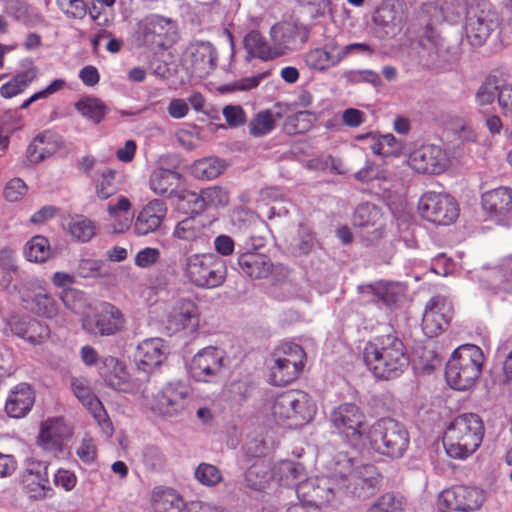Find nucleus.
<instances>
[{
  "label": "nucleus",
  "mask_w": 512,
  "mask_h": 512,
  "mask_svg": "<svg viewBox=\"0 0 512 512\" xmlns=\"http://www.w3.org/2000/svg\"><path fill=\"white\" fill-rule=\"evenodd\" d=\"M363 359L373 375L384 380L399 377L409 364L405 345L395 336L369 341L363 349Z\"/></svg>",
  "instance_id": "nucleus-1"
},
{
  "label": "nucleus",
  "mask_w": 512,
  "mask_h": 512,
  "mask_svg": "<svg viewBox=\"0 0 512 512\" xmlns=\"http://www.w3.org/2000/svg\"><path fill=\"white\" fill-rule=\"evenodd\" d=\"M316 413L315 401L299 390L283 392L265 405L267 420L289 429L305 426L314 419Z\"/></svg>",
  "instance_id": "nucleus-2"
},
{
  "label": "nucleus",
  "mask_w": 512,
  "mask_h": 512,
  "mask_svg": "<svg viewBox=\"0 0 512 512\" xmlns=\"http://www.w3.org/2000/svg\"><path fill=\"white\" fill-rule=\"evenodd\" d=\"M485 433L484 422L474 413H464L451 421L446 428L443 444L453 459L464 460L481 446Z\"/></svg>",
  "instance_id": "nucleus-3"
},
{
  "label": "nucleus",
  "mask_w": 512,
  "mask_h": 512,
  "mask_svg": "<svg viewBox=\"0 0 512 512\" xmlns=\"http://www.w3.org/2000/svg\"><path fill=\"white\" fill-rule=\"evenodd\" d=\"M485 362L480 347L473 344L459 346L446 365L447 383L456 390H468L479 379Z\"/></svg>",
  "instance_id": "nucleus-4"
},
{
  "label": "nucleus",
  "mask_w": 512,
  "mask_h": 512,
  "mask_svg": "<svg viewBox=\"0 0 512 512\" xmlns=\"http://www.w3.org/2000/svg\"><path fill=\"white\" fill-rule=\"evenodd\" d=\"M306 353L293 342L279 344L271 354L268 369L273 385L286 386L297 380L304 370Z\"/></svg>",
  "instance_id": "nucleus-5"
},
{
  "label": "nucleus",
  "mask_w": 512,
  "mask_h": 512,
  "mask_svg": "<svg viewBox=\"0 0 512 512\" xmlns=\"http://www.w3.org/2000/svg\"><path fill=\"white\" fill-rule=\"evenodd\" d=\"M366 443L381 455L399 458L403 456L408 448L409 434L396 420L382 418L370 427Z\"/></svg>",
  "instance_id": "nucleus-6"
},
{
  "label": "nucleus",
  "mask_w": 512,
  "mask_h": 512,
  "mask_svg": "<svg viewBox=\"0 0 512 512\" xmlns=\"http://www.w3.org/2000/svg\"><path fill=\"white\" fill-rule=\"evenodd\" d=\"M183 274L196 287L213 289L226 279L224 262L213 253L192 254L185 258Z\"/></svg>",
  "instance_id": "nucleus-7"
},
{
  "label": "nucleus",
  "mask_w": 512,
  "mask_h": 512,
  "mask_svg": "<svg viewBox=\"0 0 512 512\" xmlns=\"http://www.w3.org/2000/svg\"><path fill=\"white\" fill-rule=\"evenodd\" d=\"M331 423L344 439L357 447L365 444L370 427L365 413L353 403H344L331 413Z\"/></svg>",
  "instance_id": "nucleus-8"
},
{
  "label": "nucleus",
  "mask_w": 512,
  "mask_h": 512,
  "mask_svg": "<svg viewBox=\"0 0 512 512\" xmlns=\"http://www.w3.org/2000/svg\"><path fill=\"white\" fill-rule=\"evenodd\" d=\"M421 216L438 225H449L459 216L458 204L446 193L427 191L419 200Z\"/></svg>",
  "instance_id": "nucleus-9"
},
{
  "label": "nucleus",
  "mask_w": 512,
  "mask_h": 512,
  "mask_svg": "<svg viewBox=\"0 0 512 512\" xmlns=\"http://www.w3.org/2000/svg\"><path fill=\"white\" fill-rule=\"evenodd\" d=\"M302 470L303 468L300 464L293 461H281L275 465L272 474L269 475L263 465L254 464L246 472V480L256 490L265 488L271 478L281 485L290 486L295 484L302 476Z\"/></svg>",
  "instance_id": "nucleus-10"
},
{
  "label": "nucleus",
  "mask_w": 512,
  "mask_h": 512,
  "mask_svg": "<svg viewBox=\"0 0 512 512\" xmlns=\"http://www.w3.org/2000/svg\"><path fill=\"white\" fill-rule=\"evenodd\" d=\"M409 167L417 173L439 175L450 166L448 152L439 145L426 144L413 150L408 157Z\"/></svg>",
  "instance_id": "nucleus-11"
},
{
  "label": "nucleus",
  "mask_w": 512,
  "mask_h": 512,
  "mask_svg": "<svg viewBox=\"0 0 512 512\" xmlns=\"http://www.w3.org/2000/svg\"><path fill=\"white\" fill-rule=\"evenodd\" d=\"M486 499V492L477 486L456 485L440 494L439 505L453 511L473 512L479 510Z\"/></svg>",
  "instance_id": "nucleus-12"
},
{
  "label": "nucleus",
  "mask_w": 512,
  "mask_h": 512,
  "mask_svg": "<svg viewBox=\"0 0 512 512\" xmlns=\"http://www.w3.org/2000/svg\"><path fill=\"white\" fill-rule=\"evenodd\" d=\"M137 37L143 44L167 48L176 40V26L170 19L150 15L138 23Z\"/></svg>",
  "instance_id": "nucleus-13"
},
{
  "label": "nucleus",
  "mask_w": 512,
  "mask_h": 512,
  "mask_svg": "<svg viewBox=\"0 0 512 512\" xmlns=\"http://www.w3.org/2000/svg\"><path fill=\"white\" fill-rule=\"evenodd\" d=\"M73 436V427L62 416L48 417L42 421L37 438L38 445L54 454L61 453Z\"/></svg>",
  "instance_id": "nucleus-14"
},
{
  "label": "nucleus",
  "mask_w": 512,
  "mask_h": 512,
  "mask_svg": "<svg viewBox=\"0 0 512 512\" xmlns=\"http://www.w3.org/2000/svg\"><path fill=\"white\" fill-rule=\"evenodd\" d=\"M362 303H382L388 309L399 307L405 298L406 288L398 282L379 281L374 284L358 286Z\"/></svg>",
  "instance_id": "nucleus-15"
},
{
  "label": "nucleus",
  "mask_w": 512,
  "mask_h": 512,
  "mask_svg": "<svg viewBox=\"0 0 512 512\" xmlns=\"http://www.w3.org/2000/svg\"><path fill=\"white\" fill-rule=\"evenodd\" d=\"M481 205L488 218L507 226L512 220V188L501 186L484 192Z\"/></svg>",
  "instance_id": "nucleus-16"
},
{
  "label": "nucleus",
  "mask_w": 512,
  "mask_h": 512,
  "mask_svg": "<svg viewBox=\"0 0 512 512\" xmlns=\"http://www.w3.org/2000/svg\"><path fill=\"white\" fill-rule=\"evenodd\" d=\"M224 352L216 347H206L195 354L189 363V373L196 380L210 382L223 367Z\"/></svg>",
  "instance_id": "nucleus-17"
},
{
  "label": "nucleus",
  "mask_w": 512,
  "mask_h": 512,
  "mask_svg": "<svg viewBox=\"0 0 512 512\" xmlns=\"http://www.w3.org/2000/svg\"><path fill=\"white\" fill-rule=\"evenodd\" d=\"M25 492L33 499H43L53 490L48 476V464L39 460H29L22 475Z\"/></svg>",
  "instance_id": "nucleus-18"
},
{
  "label": "nucleus",
  "mask_w": 512,
  "mask_h": 512,
  "mask_svg": "<svg viewBox=\"0 0 512 512\" xmlns=\"http://www.w3.org/2000/svg\"><path fill=\"white\" fill-rule=\"evenodd\" d=\"M73 394L91 413L105 431L112 430V424L101 401L94 394L89 381L83 377H73L70 383Z\"/></svg>",
  "instance_id": "nucleus-19"
},
{
  "label": "nucleus",
  "mask_w": 512,
  "mask_h": 512,
  "mask_svg": "<svg viewBox=\"0 0 512 512\" xmlns=\"http://www.w3.org/2000/svg\"><path fill=\"white\" fill-rule=\"evenodd\" d=\"M169 355V347L161 338L143 340L135 353L136 363L144 372H152L159 368Z\"/></svg>",
  "instance_id": "nucleus-20"
},
{
  "label": "nucleus",
  "mask_w": 512,
  "mask_h": 512,
  "mask_svg": "<svg viewBox=\"0 0 512 512\" xmlns=\"http://www.w3.org/2000/svg\"><path fill=\"white\" fill-rule=\"evenodd\" d=\"M299 28L292 22H278L269 31L273 58L286 56L298 48Z\"/></svg>",
  "instance_id": "nucleus-21"
},
{
  "label": "nucleus",
  "mask_w": 512,
  "mask_h": 512,
  "mask_svg": "<svg viewBox=\"0 0 512 512\" xmlns=\"http://www.w3.org/2000/svg\"><path fill=\"white\" fill-rule=\"evenodd\" d=\"M296 493L301 502L315 508L328 505L334 498V492L324 478H311L299 483Z\"/></svg>",
  "instance_id": "nucleus-22"
},
{
  "label": "nucleus",
  "mask_w": 512,
  "mask_h": 512,
  "mask_svg": "<svg viewBox=\"0 0 512 512\" xmlns=\"http://www.w3.org/2000/svg\"><path fill=\"white\" fill-rule=\"evenodd\" d=\"M167 214L166 204L154 199L147 203L137 214L133 231L137 236H145L156 231Z\"/></svg>",
  "instance_id": "nucleus-23"
},
{
  "label": "nucleus",
  "mask_w": 512,
  "mask_h": 512,
  "mask_svg": "<svg viewBox=\"0 0 512 512\" xmlns=\"http://www.w3.org/2000/svg\"><path fill=\"white\" fill-rule=\"evenodd\" d=\"M342 61L340 45L334 40L325 43L322 47L310 49L304 55L306 66L319 72L328 71Z\"/></svg>",
  "instance_id": "nucleus-24"
},
{
  "label": "nucleus",
  "mask_w": 512,
  "mask_h": 512,
  "mask_svg": "<svg viewBox=\"0 0 512 512\" xmlns=\"http://www.w3.org/2000/svg\"><path fill=\"white\" fill-rule=\"evenodd\" d=\"M188 52L193 73L198 77H205L216 68L218 54L210 42H194L189 46Z\"/></svg>",
  "instance_id": "nucleus-25"
},
{
  "label": "nucleus",
  "mask_w": 512,
  "mask_h": 512,
  "mask_svg": "<svg viewBox=\"0 0 512 512\" xmlns=\"http://www.w3.org/2000/svg\"><path fill=\"white\" fill-rule=\"evenodd\" d=\"M34 401L35 394L31 386L21 383L11 391L6 401L5 410L9 416L20 418L31 410Z\"/></svg>",
  "instance_id": "nucleus-26"
},
{
  "label": "nucleus",
  "mask_w": 512,
  "mask_h": 512,
  "mask_svg": "<svg viewBox=\"0 0 512 512\" xmlns=\"http://www.w3.org/2000/svg\"><path fill=\"white\" fill-rule=\"evenodd\" d=\"M132 204L125 196H118L115 201L107 205L108 221L115 233L121 234L132 226Z\"/></svg>",
  "instance_id": "nucleus-27"
},
{
  "label": "nucleus",
  "mask_w": 512,
  "mask_h": 512,
  "mask_svg": "<svg viewBox=\"0 0 512 512\" xmlns=\"http://www.w3.org/2000/svg\"><path fill=\"white\" fill-rule=\"evenodd\" d=\"M60 147L61 143L58 138L50 132H45L36 136L28 146L26 152L27 160L30 164H38L56 153Z\"/></svg>",
  "instance_id": "nucleus-28"
},
{
  "label": "nucleus",
  "mask_w": 512,
  "mask_h": 512,
  "mask_svg": "<svg viewBox=\"0 0 512 512\" xmlns=\"http://www.w3.org/2000/svg\"><path fill=\"white\" fill-rule=\"evenodd\" d=\"M238 265L243 274L254 279L266 278L273 267L267 256L254 252L240 254Z\"/></svg>",
  "instance_id": "nucleus-29"
},
{
  "label": "nucleus",
  "mask_w": 512,
  "mask_h": 512,
  "mask_svg": "<svg viewBox=\"0 0 512 512\" xmlns=\"http://www.w3.org/2000/svg\"><path fill=\"white\" fill-rule=\"evenodd\" d=\"M358 139L367 140L369 148L375 155L382 157L398 156L401 154L403 145L402 142L395 138L392 134L378 135L374 133H368L360 135Z\"/></svg>",
  "instance_id": "nucleus-30"
},
{
  "label": "nucleus",
  "mask_w": 512,
  "mask_h": 512,
  "mask_svg": "<svg viewBox=\"0 0 512 512\" xmlns=\"http://www.w3.org/2000/svg\"><path fill=\"white\" fill-rule=\"evenodd\" d=\"M37 76L38 68L32 62H29L22 72L17 73L0 87V95L3 98L10 99L23 93L36 80Z\"/></svg>",
  "instance_id": "nucleus-31"
},
{
  "label": "nucleus",
  "mask_w": 512,
  "mask_h": 512,
  "mask_svg": "<svg viewBox=\"0 0 512 512\" xmlns=\"http://www.w3.org/2000/svg\"><path fill=\"white\" fill-rule=\"evenodd\" d=\"M181 175L173 170L158 168L150 176V189L161 196H170L181 183Z\"/></svg>",
  "instance_id": "nucleus-32"
},
{
  "label": "nucleus",
  "mask_w": 512,
  "mask_h": 512,
  "mask_svg": "<svg viewBox=\"0 0 512 512\" xmlns=\"http://www.w3.org/2000/svg\"><path fill=\"white\" fill-rule=\"evenodd\" d=\"M243 46L249 58H257L264 62L273 61L270 41L257 30L249 31L243 38Z\"/></svg>",
  "instance_id": "nucleus-33"
},
{
  "label": "nucleus",
  "mask_w": 512,
  "mask_h": 512,
  "mask_svg": "<svg viewBox=\"0 0 512 512\" xmlns=\"http://www.w3.org/2000/svg\"><path fill=\"white\" fill-rule=\"evenodd\" d=\"M100 374L109 386L116 390H124L128 374L124 365L115 357L108 356L102 361Z\"/></svg>",
  "instance_id": "nucleus-34"
},
{
  "label": "nucleus",
  "mask_w": 512,
  "mask_h": 512,
  "mask_svg": "<svg viewBox=\"0 0 512 512\" xmlns=\"http://www.w3.org/2000/svg\"><path fill=\"white\" fill-rule=\"evenodd\" d=\"M9 325L13 333L34 344L41 343L50 333L46 322H9Z\"/></svg>",
  "instance_id": "nucleus-35"
},
{
  "label": "nucleus",
  "mask_w": 512,
  "mask_h": 512,
  "mask_svg": "<svg viewBox=\"0 0 512 512\" xmlns=\"http://www.w3.org/2000/svg\"><path fill=\"white\" fill-rule=\"evenodd\" d=\"M353 224L361 228L374 227V232H378L383 226L382 212L374 204H360L353 214Z\"/></svg>",
  "instance_id": "nucleus-36"
},
{
  "label": "nucleus",
  "mask_w": 512,
  "mask_h": 512,
  "mask_svg": "<svg viewBox=\"0 0 512 512\" xmlns=\"http://www.w3.org/2000/svg\"><path fill=\"white\" fill-rule=\"evenodd\" d=\"M67 229L73 239L87 243L96 235L98 226L95 221L84 215H75L70 218Z\"/></svg>",
  "instance_id": "nucleus-37"
},
{
  "label": "nucleus",
  "mask_w": 512,
  "mask_h": 512,
  "mask_svg": "<svg viewBox=\"0 0 512 512\" xmlns=\"http://www.w3.org/2000/svg\"><path fill=\"white\" fill-rule=\"evenodd\" d=\"M225 169V163L216 157H206L194 162L191 172L194 177L211 180L218 177Z\"/></svg>",
  "instance_id": "nucleus-38"
},
{
  "label": "nucleus",
  "mask_w": 512,
  "mask_h": 512,
  "mask_svg": "<svg viewBox=\"0 0 512 512\" xmlns=\"http://www.w3.org/2000/svg\"><path fill=\"white\" fill-rule=\"evenodd\" d=\"M61 299L65 306L74 313L91 318L92 303L88 301L84 292L78 289H67L62 292Z\"/></svg>",
  "instance_id": "nucleus-39"
},
{
  "label": "nucleus",
  "mask_w": 512,
  "mask_h": 512,
  "mask_svg": "<svg viewBox=\"0 0 512 512\" xmlns=\"http://www.w3.org/2000/svg\"><path fill=\"white\" fill-rule=\"evenodd\" d=\"M75 108L83 117L96 124L101 122L107 113L106 105L100 99L95 97L81 98L75 104Z\"/></svg>",
  "instance_id": "nucleus-40"
},
{
  "label": "nucleus",
  "mask_w": 512,
  "mask_h": 512,
  "mask_svg": "<svg viewBox=\"0 0 512 512\" xmlns=\"http://www.w3.org/2000/svg\"><path fill=\"white\" fill-rule=\"evenodd\" d=\"M491 30V25L479 17H470L465 27L466 37L472 46L484 44Z\"/></svg>",
  "instance_id": "nucleus-41"
},
{
  "label": "nucleus",
  "mask_w": 512,
  "mask_h": 512,
  "mask_svg": "<svg viewBox=\"0 0 512 512\" xmlns=\"http://www.w3.org/2000/svg\"><path fill=\"white\" fill-rule=\"evenodd\" d=\"M116 171L105 168L94 177L95 194L101 200H106L117 192L115 183Z\"/></svg>",
  "instance_id": "nucleus-42"
},
{
  "label": "nucleus",
  "mask_w": 512,
  "mask_h": 512,
  "mask_svg": "<svg viewBox=\"0 0 512 512\" xmlns=\"http://www.w3.org/2000/svg\"><path fill=\"white\" fill-rule=\"evenodd\" d=\"M23 253L29 262H45L50 255L49 241L43 236H34L25 244Z\"/></svg>",
  "instance_id": "nucleus-43"
},
{
  "label": "nucleus",
  "mask_w": 512,
  "mask_h": 512,
  "mask_svg": "<svg viewBox=\"0 0 512 512\" xmlns=\"http://www.w3.org/2000/svg\"><path fill=\"white\" fill-rule=\"evenodd\" d=\"M204 233V225L195 217H188L180 221L174 231L173 237L183 241H195Z\"/></svg>",
  "instance_id": "nucleus-44"
},
{
  "label": "nucleus",
  "mask_w": 512,
  "mask_h": 512,
  "mask_svg": "<svg viewBox=\"0 0 512 512\" xmlns=\"http://www.w3.org/2000/svg\"><path fill=\"white\" fill-rule=\"evenodd\" d=\"M453 317L452 304L441 296L433 297L426 305L424 318L430 320H449Z\"/></svg>",
  "instance_id": "nucleus-45"
},
{
  "label": "nucleus",
  "mask_w": 512,
  "mask_h": 512,
  "mask_svg": "<svg viewBox=\"0 0 512 512\" xmlns=\"http://www.w3.org/2000/svg\"><path fill=\"white\" fill-rule=\"evenodd\" d=\"M170 317L175 320L199 318V307L191 298H180L173 303L170 311Z\"/></svg>",
  "instance_id": "nucleus-46"
},
{
  "label": "nucleus",
  "mask_w": 512,
  "mask_h": 512,
  "mask_svg": "<svg viewBox=\"0 0 512 512\" xmlns=\"http://www.w3.org/2000/svg\"><path fill=\"white\" fill-rule=\"evenodd\" d=\"M182 504V498L171 489L157 488L153 492V508L155 512H169L171 506Z\"/></svg>",
  "instance_id": "nucleus-47"
},
{
  "label": "nucleus",
  "mask_w": 512,
  "mask_h": 512,
  "mask_svg": "<svg viewBox=\"0 0 512 512\" xmlns=\"http://www.w3.org/2000/svg\"><path fill=\"white\" fill-rule=\"evenodd\" d=\"M56 5L68 19L82 20L87 14L86 0H56Z\"/></svg>",
  "instance_id": "nucleus-48"
},
{
  "label": "nucleus",
  "mask_w": 512,
  "mask_h": 512,
  "mask_svg": "<svg viewBox=\"0 0 512 512\" xmlns=\"http://www.w3.org/2000/svg\"><path fill=\"white\" fill-rule=\"evenodd\" d=\"M275 127V120L270 111H261L249 123L250 134L260 137L270 133Z\"/></svg>",
  "instance_id": "nucleus-49"
},
{
  "label": "nucleus",
  "mask_w": 512,
  "mask_h": 512,
  "mask_svg": "<svg viewBox=\"0 0 512 512\" xmlns=\"http://www.w3.org/2000/svg\"><path fill=\"white\" fill-rule=\"evenodd\" d=\"M83 328L92 336H111L121 331L119 322H83Z\"/></svg>",
  "instance_id": "nucleus-50"
},
{
  "label": "nucleus",
  "mask_w": 512,
  "mask_h": 512,
  "mask_svg": "<svg viewBox=\"0 0 512 512\" xmlns=\"http://www.w3.org/2000/svg\"><path fill=\"white\" fill-rule=\"evenodd\" d=\"M497 92L496 78H488L478 89L476 93L477 104L484 108L494 103L495 94Z\"/></svg>",
  "instance_id": "nucleus-51"
},
{
  "label": "nucleus",
  "mask_w": 512,
  "mask_h": 512,
  "mask_svg": "<svg viewBox=\"0 0 512 512\" xmlns=\"http://www.w3.org/2000/svg\"><path fill=\"white\" fill-rule=\"evenodd\" d=\"M66 83L63 79H55L52 81L47 87L39 90L38 92L32 94L28 99H26L22 104V109H27L32 103L46 99L49 96L59 92L65 87Z\"/></svg>",
  "instance_id": "nucleus-52"
},
{
  "label": "nucleus",
  "mask_w": 512,
  "mask_h": 512,
  "mask_svg": "<svg viewBox=\"0 0 512 512\" xmlns=\"http://www.w3.org/2000/svg\"><path fill=\"white\" fill-rule=\"evenodd\" d=\"M196 478L204 485L213 486L218 484L222 475L216 466L210 464H200L195 472Z\"/></svg>",
  "instance_id": "nucleus-53"
},
{
  "label": "nucleus",
  "mask_w": 512,
  "mask_h": 512,
  "mask_svg": "<svg viewBox=\"0 0 512 512\" xmlns=\"http://www.w3.org/2000/svg\"><path fill=\"white\" fill-rule=\"evenodd\" d=\"M450 128L460 138L465 141H475L477 134L470 120L466 118L454 117L450 121Z\"/></svg>",
  "instance_id": "nucleus-54"
},
{
  "label": "nucleus",
  "mask_w": 512,
  "mask_h": 512,
  "mask_svg": "<svg viewBox=\"0 0 512 512\" xmlns=\"http://www.w3.org/2000/svg\"><path fill=\"white\" fill-rule=\"evenodd\" d=\"M90 314L91 317L99 318V320H118L122 317L120 310L107 302L92 304Z\"/></svg>",
  "instance_id": "nucleus-55"
},
{
  "label": "nucleus",
  "mask_w": 512,
  "mask_h": 512,
  "mask_svg": "<svg viewBox=\"0 0 512 512\" xmlns=\"http://www.w3.org/2000/svg\"><path fill=\"white\" fill-rule=\"evenodd\" d=\"M167 334L178 335L183 339H192L198 328V322H167Z\"/></svg>",
  "instance_id": "nucleus-56"
},
{
  "label": "nucleus",
  "mask_w": 512,
  "mask_h": 512,
  "mask_svg": "<svg viewBox=\"0 0 512 512\" xmlns=\"http://www.w3.org/2000/svg\"><path fill=\"white\" fill-rule=\"evenodd\" d=\"M104 262L99 259H82L78 265L79 274L84 278L103 277Z\"/></svg>",
  "instance_id": "nucleus-57"
},
{
  "label": "nucleus",
  "mask_w": 512,
  "mask_h": 512,
  "mask_svg": "<svg viewBox=\"0 0 512 512\" xmlns=\"http://www.w3.org/2000/svg\"><path fill=\"white\" fill-rule=\"evenodd\" d=\"M80 460L87 465L94 463L97 459V446L92 438H84L76 449Z\"/></svg>",
  "instance_id": "nucleus-58"
},
{
  "label": "nucleus",
  "mask_w": 512,
  "mask_h": 512,
  "mask_svg": "<svg viewBox=\"0 0 512 512\" xmlns=\"http://www.w3.org/2000/svg\"><path fill=\"white\" fill-rule=\"evenodd\" d=\"M27 189V185L22 179L13 178L5 186L4 197L10 202H16L26 194Z\"/></svg>",
  "instance_id": "nucleus-59"
},
{
  "label": "nucleus",
  "mask_w": 512,
  "mask_h": 512,
  "mask_svg": "<svg viewBox=\"0 0 512 512\" xmlns=\"http://www.w3.org/2000/svg\"><path fill=\"white\" fill-rule=\"evenodd\" d=\"M180 199L188 205L191 213L199 214L206 208L203 190L200 193L194 191H183Z\"/></svg>",
  "instance_id": "nucleus-60"
},
{
  "label": "nucleus",
  "mask_w": 512,
  "mask_h": 512,
  "mask_svg": "<svg viewBox=\"0 0 512 512\" xmlns=\"http://www.w3.org/2000/svg\"><path fill=\"white\" fill-rule=\"evenodd\" d=\"M35 305L37 312L46 318H53L56 316V302L48 294H37L35 296Z\"/></svg>",
  "instance_id": "nucleus-61"
},
{
  "label": "nucleus",
  "mask_w": 512,
  "mask_h": 512,
  "mask_svg": "<svg viewBox=\"0 0 512 512\" xmlns=\"http://www.w3.org/2000/svg\"><path fill=\"white\" fill-rule=\"evenodd\" d=\"M206 207L226 205L229 201L228 193L221 187H210L203 190Z\"/></svg>",
  "instance_id": "nucleus-62"
},
{
  "label": "nucleus",
  "mask_w": 512,
  "mask_h": 512,
  "mask_svg": "<svg viewBox=\"0 0 512 512\" xmlns=\"http://www.w3.org/2000/svg\"><path fill=\"white\" fill-rule=\"evenodd\" d=\"M160 259V251L157 248L146 247L135 256V265L140 268H149Z\"/></svg>",
  "instance_id": "nucleus-63"
},
{
  "label": "nucleus",
  "mask_w": 512,
  "mask_h": 512,
  "mask_svg": "<svg viewBox=\"0 0 512 512\" xmlns=\"http://www.w3.org/2000/svg\"><path fill=\"white\" fill-rule=\"evenodd\" d=\"M368 512H400L399 505L391 494L381 496Z\"/></svg>",
  "instance_id": "nucleus-64"
}]
</instances>
